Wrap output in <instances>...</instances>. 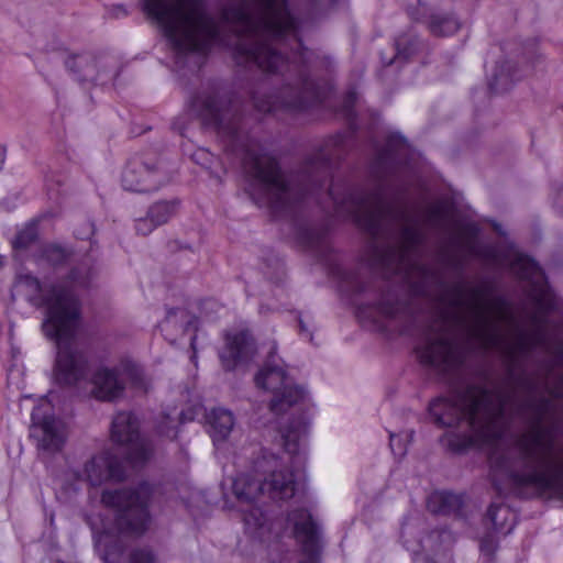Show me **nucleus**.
<instances>
[{"mask_svg": "<svg viewBox=\"0 0 563 563\" xmlns=\"http://www.w3.org/2000/svg\"><path fill=\"white\" fill-rule=\"evenodd\" d=\"M356 100V93L354 91H349L344 98L343 104H342V113L345 118L352 119L353 118V107Z\"/></svg>", "mask_w": 563, "mask_h": 563, "instance_id": "32", "label": "nucleus"}, {"mask_svg": "<svg viewBox=\"0 0 563 563\" xmlns=\"http://www.w3.org/2000/svg\"><path fill=\"white\" fill-rule=\"evenodd\" d=\"M77 481H87L91 486H99L106 481H122L125 477L123 462L110 452H103L89 460L84 472L70 473Z\"/></svg>", "mask_w": 563, "mask_h": 563, "instance_id": "14", "label": "nucleus"}, {"mask_svg": "<svg viewBox=\"0 0 563 563\" xmlns=\"http://www.w3.org/2000/svg\"><path fill=\"white\" fill-rule=\"evenodd\" d=\"M240 459L245 460V472L232 481V489L236 499L247 506L241 509L245 531L253 539L269 543L280 537L282 521H269L253 503L260 495L275 500L291 498L296 492L294 474L283 457L258 445L243 449Z\"/></svg>", "mask_w": 563, "mask_h": 563, "instance_id": "4", "label": "nucleus"}, {"mask_svg": "<svg viewBox=\"0 0 563 563\" xmlns=\"http://www.w3.org/2000/svg\"><path fill=\"white\" fill-rule=\"evenodd\" d=\"M137 418L129 411L118 412L111 423L113 442L126 446V455L133 466L143 465L152 455V444L140 437Z\"/></svg>", "mask_w": 563, "mask_h": 563, "instance_id": "9", "label": "nucleus"}, {"mask_svg": "<svg viewBox=\"0 0 563 563\" xmlns=\"http://www.w3.org/2000/svg\"><path fill=\"white\" fill-rule=\"evenodd\" d=\"M64 64L74 78L81 84L107 85L119 74V62L111 55L71 54L64 59Z\"/></svg>", "mask_w": 563, "mask_h": 563, "instance_id": "8", "label": "nucleus"}, {"mask_svg": "<svg viewBox=\"0 0 563 563\" xmlns=\"http://www.w3.org/2000/svg\"><path fill=\"white\" fill-rule=\"evenodd\" d=\"M209 424L213 442L217 443L229 437L234 426V418L231 411L223 408H217L209 415Z\"/></svg>", "mask_w": 563, "mask_h": 563, "instance_id": "24", "label": "nucleus"}, {"mask_svg": "<svg viewBox=\"0 0 563 563\" xmlns=\"http://www.w3.org/2000/svg\"><path fill=\"white\" fill-rule=\"evenodd\" d=\"M86 229H87L86 232H77L76 233L78 239H81V240L87 239V238H89L90 234L93 233L92 224L88 223Z\"/></svg>", "mask_w": 563, "mask_h": 563, "instance_id": "38", "label": "nucleus"}, {"mask_svg": "<svg viewBox=\"0 0 563 563\" xmlns=\"http://www.w3.org/2000/svg\"><path fill=\"white\" fill-rule=\"evenodd\" d=\"M192 419H194V417H192L191 415H190V416H188L186 412H181V413H180V420H181V422H185V421H188V420H192Z\"/></svg>", "mask_w": 563, "mask_h": 563, "instance_id": "42", "label": "nucleus"}, {"mask_svg": "<svg viewBox=\"0 0 563 563\" xmlns=\"http://www.w3.org/2000/svg\"><path fill=\"white\" fill-rule=\"evenodd\" d=\"M343 279L350 285L351 290L355 292L364 290V287L356 280V277L353 274H345Z\"/></svg>", "mask_w": 563, "mask_h": 563, "instance_id": "36", "label": "nucleus"}, {"mask_svg": "<svg viewBox=\"0 0 563 563\" xmlns=\"http://www.w3.org/2000/svg\"><path fill=\"white\" fill-rule=\"evenodd\" d=\"M47 404L35 407L32 411L31 437L36 441L37 450L51 455L59 452L67 439L66 423L53 416L47 415Z\"/></svg>", "mask_w": 563, "mask_h": 563, "instance_id": "11", "label": "nucleus"}, {"mask_svg": "<svg viewBox=\"0 0 563 563\" xmlns=\"http://www.w3.org/2000/svg\"><path fill=\"white\" fill-rule=\"evenodd\" d=\"M498 512H505V514H508L509 510L507 508H505L501 504H495L493 503L488 510H487V517L488 519L490 520L493 527L496 529V530H499L503 528V521H499L498 520Z\"/></svg>", "mask_w": 563, "mask_h": 563, "instance_id": "29", "label": "nucleus"}, {"mask_svg": "<svg viewBox=\"0 0 563 563\" xmlns=\"http://www.w3.org/2000/svg\"><path fill=\"white\" fill-rule=\"evenodd\" d=\"M159 432H161L162 434H165L166 437H169V438H174V437H176V432H175V431H173V430H166V431H165L163 428H159Z\"/></svg>", "mask_w": 563, "mask_h": 563, "instance_id": "41", "label": "nucleus"}, {"mask_svg": "<svg viewBox=\"0 0 563 563\" xmlns=\"http://www.w3.org/2000/svg\"><path fill=\"white\" fill-rule=\"evenodd\" d=\"M73 250L60 244L49 243L42 245L37 260L45 262L52 267H58L67 264L73 257Z\"/></svg>", "mask_w": 563, "mask_h": 563, "instance_id": "25", "label": "nucleus"}, {"mask_svg": "<svg viewBox=\"0 0 563 563\" xmlns=\"http://www.w3.org/2000/svg\"><path fill=\"white\" fill-rule=\"evenodd\" d=\"M167 180L165 174L140 157H133L128 162L121 177L123 188L134 192L155 191Z\"/></svg>", "mask_w": 563, "mask_h": 563, "instance_id": "13", "label": "nucleus"}, {"mask_svg": "<svg viewBox=\"0 0 563 563\" xmlns=\"http://www.w3.org/2000/svg\"><path fill=\"white\" fill-rule=\"evenodd\" d=\"M421 47L422 42L415 33H404L399 35L395 41L396 54L394 55V57L385 58L384 56H382V62L384 65H391L394 62H406L412 55L418 53L421 49Z\"/></svg>", "mask_w": 563, "mask_h": 563, "instance_id": "23", "label": "nucleus"}, {"mask_svg": "<svg viewBox=\"0 0 563 563\" xmlns=\"http://www.w3.org/2000/svg\"><path fill=\"white\" fill-rule=\"evenodd\" d=\"M495 550H496V544L492 538H485L482 540L481 551L484 554L492 556L495 553Z\"/></svg>", "mask_w": 563, "mask_h": 563, "instance_id": "35", "label": "nucleus"}, {"mask_svg": "<svg viewBox=\"0 0 563 563\" xmlns=\"http://www.w3.org/2000/svg\"><path fill=\"white\" fill-rule=\"evenodd\" d=\"M275 354L276 345L274 344L265 365L255 375L254 382L256 387L273 393L271 411L280 415L300 402L305 397V391L292 383V379L286 374L283 362L277 360Z\"/></svg>", "mask_w": 563, "mask_h": 563, "instance_id": "7", "label": "nucleus"}, {"mask_svg": "<svg viewBox=\"0 0 563 563\" xmlns=\"http://www.w3.org/2000/svg\"><path fill=\"white\" fill-rule=\"evenodd\" d=\"M92 277V267L85 261L74 265L58 282L42 284L32 274H19L12 286V298L20 296L35 308H45L42 330L55 342L54 378L63 386L75 385L87 373V356L75 342L82 319L77 291L88 288Z\"/></svg>", "mask_w": 563, "mask_h": 563, "instance_id": "3", "label": "nucleus"}, {"mask_svg": "<svg viewBox=\"0 0 563 563\" xmlns=\"http://www.w3.org/2000/svg\"><path fill=\"white\" fill-rule=\"evenodd\" d=\"M308 427V420L301 416L298 419H294L282 433L284 448L286 452L294 457V463L305 461L301 453L303 451Z\"/></svg>", "mask_w": 563, "mask_h": 563, "instance_id": "19", "label": "nucleus"}, {"mask_svg": "<svg viewBox=\"0 0 563 563\" xmlns=\"http://www.w3.org/2000/svg\"><path fill=\"white\" fill-rule=\"evenodd\" d=\"M37 239V228L36 224L31 223L27 224L23 230H21L15 239L12 242V246L15 251L26 250L32 243H34Z\"/></svg>", "mask_w": 563, "mask_h": 563, "instance_id": "28", "label": "nucleus"}, {"mask_svg": "<svg viewBox=\"0 0 563 563\" xmlns=\"http://www.w3.org/2000/svg\"><path fill=\"white\" fill-rule=\"evenodd\" d=\"M419 272L421 274V282L417 285H412L411 290L417 296H427L428 289H427V278H428V271L424 267H419Z\"/></svg>", "mask_w": 563, "mask_h": 563, "instance_id": "33", "label": "nucleus"}, {"mask_svg": "<svg viewBox=\"0 0 563 563\" xmlns=\"http://www.w3.org/2000/svg\"><path fill=\"white\" fill-rule=\"evenodd\" d=\"M408 14L411 16V19L417 20V21H419L422 18V14H420L419 12H417L415 10H411L410 8L408 9Z\"/></svg>", "mask_w": 563, "mask_h": 563, "instance_id": "39", "label": "nucleus"}, {"mask_svg": "<svg viewBox=\"0 0 563 563\" xmlns=\"http://www.w3.org/2000/svg\"><path fill=\"white\" fill-rule=\"evenodd\" d=\"M299 331L305 339L312 342V333L309 331L308 327L306 325L302 319H299Z\"/></svg>", "mask_w": 563, "mask_h": 563, "instance_id": "37", "label": "nucleus"}, {"mask_svg": "<svg viewBox=\"0 0 563 563\" xmlns=\"http://www.w3.org/2000/svg\"><path fill=\"white\" fill-rule=\"evenodd\" d=\"M409 145L404 136L391 133L386 140L385 147L377 152L372 164L373 175L382 181L407 169Z\"/></svg>", "mask_w": 563, "mask_h": 563, "instance_id": "12", "label": "nucleus"}, {"mask_svg": "<svg viewBox=\"0 0 563 563\" xmlns=\"http://www.w3.org/2000/svg\"><path fill=\"white\" fill-rule=\"evenodd\" d=\"M463 505V495L451 492H433L427 499L428 510L435 515H456Z\"/></svg>", "mask_w": 563, "mask_h": 563, "instance_id": "22", "label": "nucleus"}, {"mask_svg": "<svg viewBox=\"0 0 563 563\" xmlns=\"http://www.w3.org/2000/svg\"><path fill=\"white\" fill-rule=\"evenodd\" d=\"M528 69L523 70L527 73ZM522 71L514 66L508 59H500L488 78V88L494 93L507 91L516 80L522 77Z\"/></svg>", "mask_w": 563, "mask_h": 563, "instance_id": "20", "label": "nucleus"}, {"mask_svg": "<svg viewBox=\"0 0 563 563\" xmlns=\"http://www.w3.org/2000/svg\"><path fill=\"white\" fill-rule=\"evenodd\" d=\"M5 161V150L4 147L0 146V169L3 167Z\"/></svg>", "mask_w": 563, "mask_h": 563, "instance_id": "40", "label": "nucleus"}, {"mask_svg": "<svg viewBox=\"0 0 563 563\" xmlns=\"http://www.w3.org/2000/svg\"><path fill=\"white\" fill-rule=\"evenodd\" d=\"M339 0H311L313 15H320L331 9Z\"/></svg>", "mask_w": 563, "mask_h": 563, "instance_id": "31", "label": "nucleus"}, {"mask_svg": "<svg viewBox=\"0 0 563 563\" xmlns=\"http://www.w3.org/2000/svg\"><path fill=\"white\" fill-rule=\"evenodd\" d=\"M255 343L246 331L228 333L225 344L219 352L221 364L225 371H233L239 365L250 362L255 354Z\"/></svg>", "mask_w": 563, "mask_h": 563, "instance_id": "15", "label": "nucleus"}, {"mask_svg": "<svg viewBox=\"0 0 563 563\" xmlns=\"http://www.w3.org/2000/svg\"><path fill=\"white\" fill-rule=\"evenodd\" d=\"M390 448L395 454L404 455L406 446L401 443V439L397 434H390Z\"/></svg>", "mask_w": 563, "mask_h": 563, "instance_id": "34", "label": "nucleus"}, {"mask_svg": "<svg viewBox=\"0 0 563 563\" xmlns=\"http://www.w3.org/2000/svg\"><path fill=\"white\" fill-rule=\"evenodd\" d=\"M152 493L148 483L102 492L101 503L117 512L113 522L106 521L101 515L87 516L86 522L92 530L96 550L104 563L120 562L125 545L119 534L141 536L147 530Z\"/></svg>", "mask_w": 563, "mask_h": 563, "instance_id": "5", "label": "nucleus"}, {"mask_svg": "<svg viewBox=\"0 0 563 563\" xmlns=\"http://www.w3.org/2000/svg\"><path fill=\"white\" fill-rule=\"evenodd\" d=\"M190 323V318L185 309L173 308L167 310L166 318L163 321L162 327L163 329L175 327L185 332Z\"/></svg>", "mask_w": 563, "mask_h": 563, "instance_id": "27", "label": "nucleus"}, {"mask_svg": "<svg viewBox=\"0 0 563 563\" xmlns=\"http://www.w3.org/2000/svg\"><path fill=\"white\" fill-rule=\"evenodd\" d=\"M427 530L424 518L417 511L408 514L401 523L400 538L404 547L412 554H424L427 559H433L442 548L445 531L431 530L422 536Z\"/></svg>", "mask_w": 563, "mask_h": 563, "instance_id": "10", "label": "nucleus"}, {"mask_svg": "<svg viewBox=\"0 0 563 563\" xmlns=\"http://www.w3.org/2000/svg\"><path fill=\"white\" fill-rule=\"evenodd\" d=\"M190 109L217 132L224 151L242 164L254 202L273 214L291 216L308 197L318 203L330 200L338 216L351 219L372 238L368 265L386 274L399 273L408 254L426 242L429 205L411 212L404 203L387 202L380 189L366 191L345 179H334L333 167L346 153V135L329 137L296 174L286 175L251 137L238 102L207 89L192 98Z\"/></svg>", "mask_w": 563, "mask_h": 563, "instance_id": "1", "label": "nucleus"}, {"mask_svg": "<svg viewBox=\"0 0 563 563\" xmlns=\"http://www.w3.org/2000/svg\"><path fill=\"white\" fill-rule=\"evenodd\" d=\"M140 1L162 27L178 63L188 55H205L213 45L230 46L236 65L279 77L275 96H253L258 111H299L324 98V88L312 78L316 56L302 46V21L288 0H230L218 15L208 11L206 0Z\"/></svg>", "mask_w": 563, "mask_h": 563, "instance_id": "2", "label": "nucleus"}, {"mask_svg": "<svg viewBox=\"0 0 563 563\" xmlns=\"http://www.w3.org/2000/svg\"><path fill=\"white\" fill-rule=\"evenodd\" d=\"M500 316H501V318H505V319L508 318V314L505 311H500Z\"/></svg>", "mask_w": 563, "mask_h": 563, "instance_id": "43", "label": "nucleus"}, {"mask_svg": "<svg viewBox=\"0 0 563 563\" xmlns=\"http://www.w3.org/2000/svg\"><path fill=\"white\" fill-rule=\"evenodd\" d=\"M131 563H155V559L150 550L139 549L132 552Z\"/></svg>", "mask_w": 563, "mask_h": 563, "instance_id": "30", "label": "nucleus"}, {"mask_svg": "<svg viewBox=\"0 0 563 563\" xmlns=\"http://www.w3.org/2000/svg\"><path fill=\"white\" fill-rule=\"evenodd\" d=\"M179 208V200H161L150 206L146 216L135 221L137 234L148 235L157 227L167 223L176 216Z\"/></svg>", "mask_w": 563, "mask_h": 563, "instance_id": "17", "label": "nucleus"}, {"mask_svg": "<svg viewBox=\"0 0 563 563\" xmlns=\"http://www.w3.org/2000/svg\"><path fill=\"white\" fill-rule=\"evenodd\" d=\"M287 528L302 544L303 551L313 556L319 551V532L312 516L307 509L299 508L291 510L286 519Z\"/></svg>", "mask_w": 563, "mask_h": 563, "instance_id": "16", "label": "nucleus"}, {"mask_svg": "<svg viewBox=\"0 0 563 563\" xmlns=\"http://www.w3.org/2000/svg\"><path fill=\"white\" fill-rule=\"evenodd\" d=\"M460 22L452 13H432L428 21V29L434 36H450L460 29Z\"/></svg>", "mask_w": 563, "mask_h": 563, "instance_id": "26", "label": "nucleus"}, {"mask_svg": "<svg viewBox=\"0 0 563 563\" xmlns=\"http://www.w3.org/2000/svg\"><path fill=\"white\" fill-rule=\"evenodd\" d=\"M299 242L319 257H325L329 251L327 231L323 228L303 223L297 228Z\"/></svg>", "mask_w": 563, "mask_h": 563, "instance_id": "21", "label": "nucleus"}, {"mask_svg": "<svg viewBox=\"0 0 563 563\" xmlns=\"http://www.w3.org/2000/svg\"><path fill=\"white\" fill-rule=\"evenodd\" d=\"M361 314L376 319L373 313H377L389 319H408L412 317V308L407 298H399L395 292L384 294L380 300L374 307H361Z\"/></svg>", "mask_w": 563, "mask_h": 563, "instance_id": "18", "label": "nucleus"}, {"mask_svg": "<svg viewBox=\"0 0 563 563\" xmlns=\"http://www.w3.org/2000/svg\"><path fill=\"white\" fill-rule=\"evenodd\" d=\"M128 383L142 393L150 387L144 369L131 361H122L113 367L100 366L92 375L91 393L98 400L115 401L123 396Z\"/></svg>", "mask_w": 563, "mask_h": 563, "instance_id": "6", "label": "nucleus"}]
</instances>
